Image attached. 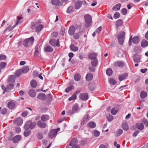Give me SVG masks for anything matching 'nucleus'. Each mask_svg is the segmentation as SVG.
I'll list each match as a JSON object with an SVG mask.
<instances>
[{
  "label": "nucleus",
  "mask_w": 148,
  "mask_h": 148,
  "mask_svg": "<svg viewBox=\"0 0 148 148\" xmlns=\"http://www.w3.org/2000/svg\"><path fill=\"white\" fill-rule=\"evenodd\" d=\"M36 126V123L32 122L31 121H27L25 124L24 128L27 130L30 129L32 130Z\"/></svg>",
  "instance_id": "f257e3e1"
},
{
  "label": "nucleus",
  "mask_w": 148,
  "mask_h": 148,
  "mask_svg": "<svg viewBox=\"0 0 148 148\" xmlns=\"http://www.w3.org/2000/svg\"><path fill=\"white\" fill-rule=\"evenodd\" d=\"M86 23L85 25L86 27L90 26L91 24L92 18L91 16L89 14H87L84 16Z\"/></svg>",
  "instance_id": "f03ea898"
},
{
  "label": "nucleus",
  "mask_w": 148,
  "mask_h": 148,
  "mask_svg": "<svg viewBox=\"0 0 148 148\" xmlns=\"http://www.w3.org/2000/svg\"><path fill=\"white\" fill-rule=\"evenodd\" d=\"M125 35V32L124 31H122L118 35V41L120 45H122L123 44L124 40V37Z\"/></svg>",
  "instance_id": "7ed1b4c3"
},
{
  "label": "nucleus",
  "mask_w": 148,
  "mask_h": 148,
  "mask_svg": "<svg viewBox=\"0 0 148 148\" xmlns=\"http://www.w3.org/2000/svg\"><path fill=\"white\" fill-rule=\"evenodd\" d=\"M34 38L32 37L28 39H26L23 42V45L25 47H28L31 45L34 41Z\"/></svg>",
  "instance_id": "20e7f679"
},
{
  "label": "nucleus",
  "mask_w": 148,
  "mask_h": 148,
  "mask_svg": "<svg viewBox=\"0 0 148 148\" xmlns=\"http://www.w3.org/2000/svg\"><path fill=\"white\" fill-rule=\"evenodd\" d=\"M49 42L51 45L53 46H60L58 39L57 40L54 39H51L50 40Z\"/></svg>",
  "instance_id": "39448f33"
},
{
  "label": "nucleus",
  "mask_w": 148,
  "mask_h": 148,
  "mask_svg": "<svg viewBox=\"0 0 148 148\" xmlns=\"http://www.w3.org/2000/svg\"><path fill=\"white\" fill-rule=\"evenodd\" d=\"M13 122L18 126H20L23 123V120L21 118L18 117L15 119L14 120Z\"/></svg>",
  "instance_id": "423d86ee"
},
{
  "label": "nucleus",
  "mask_w": 148,
  "mask_h": 148,
  "mask_svg": "<svg viewBox=\"0 0 148 148\" xmlns=\"http://www.w3.org/2000/svg\"><path fill=\"white\" fill-rule=\"evenodd\" d=\"M14 86V84H9V85L7 86L5 88V90L3 92V93H4L5 92H9L13 88Z\"/></svg>",
  "instance_id": "0eeeda50"
},
{
  "label": "nucleus",
  "mask_w": 148,
  "mask_h": 148,
  "mask_svg": "<svg viewBox=\"0 0 148 148\" xmlns=\"http://www.w3.org/2000/svg\"><path fill=\"white\" fill-rule=\"evenodd\" d=\"M57 131L56 129H53L50 131L49 134V137L50 138L53 137L57 134Z\"/></svg>",
  "instance_id": "6e6552de"
},
{
  "label": "nucleus",
  "mask_w": 148,
  "mask_h": 148,
  "mask_svg": "<svg viewBox=\"0 0 148 148\" xmlns=\"http://www.w3.org/2000/svg\"><path fill=\"white\" fill-rule=\"evenodd\" d=\"M80 99L83 100H86L88 99V95L87 93H82L79 95Z\"/></svg>",
  "instance_id": "1a4fd4ad"
},
{
  "label": "nucleus",
  "mask_w": 148,
  "mask_h": 148,
  "mask_svg": "<svg viewBox=\"0 0 148 148\" xmlns=\"http://www.w3.org/2000/svg\"><path fill=\"white\" fill-rule=\"evenodd\" d=\"M114 65L115 66H118L120 68H122L124 66V64L121 61H117L114 62Z\"/></svg>",
  "instance_id": "9d476101"
},
{
  "label": "nucleus",
  "mask_w": 148,
  "mask_h": 148,
  "mask_svg": "<svg viewBox=\"0 0 148 148\" xmlns=\"http://www.w3.org/2000/svg\"><path fill=\"white\" fill-rule=\"evenodd\" d=\"M140 56L136 54H135L133 56V60L135 63H138L140 61Z\"/></svg>",
  "instance_id": "9b49d317"
},
{
  "label": "nucleus",
  "mask_w": 148,
  "mask_h": 148,
  "mask_svg": "<svg viewBox=\"0 0 148 148\" xmlns=\"http://www.w3.org/2000/svg\"><path fill=\"white\" fill-rule=\"evenodd\" d=\"M131 41L134 44H136L138 43L140 41L139 37L137 36H135L132 38V36Z\"/></svg>",
  "instance_id": "f8f14e48"
},
{
  "label": "nucleus",
  "mask_w": 148,
  "mask_h": 148,
  "mask_svg": "<svg viewBox=\"0 0 148 148\" xmlns=\"http://www.w3.org/2000/svg\"><path fill=\"white\" fill-rule=\"evenodd\" d=\"M75 30V27L73 26H71L69 29L68 33L70 35H73Z\"/></svg>",
  "instance_id": "ddd939ff"
},
{
  "label": "nucleus",
  "mask_w": 148,
  "mask_h": 148,
  "mask_svg": "<svg viewBox=\"0 0 148 148\" xmlns=\"http://www.w3.org/2000/svg\"><path fill=\"white\" fill-rule=\"evenodd\" d=\"M37 125L38 127L42 128H45L47 125L46 123L45 122H42L41 121H38Z\"/></svg>",
  "instance_id": "4468645a"
},
{
  "label": "nucleus",
  "mask_w": 148,
  "mask_h": 148,
  "mask_svg": "<svg viewBox=\"0 0 148 148\" xmlns=\"http://www.w3.org/2000/svg\"><path fill=\"white\" fill-rule=\"evenodd\" d=\"M37 98L42 100H45L46 99L45 95L42 93H40L38 94L37 96Z\"/></svg>",
  "instance_id": "2eb2a0df"
},
{
  "label": "nucleus",
  "mask_w": 148,
  "mask_h": 148,
  "mask_svg": "<svg viewBox=\"0 0 148 148\" xmlns=\"http://www.w3.org/2000/svg\"><path fill=\"white\" fill-rule=\"evenodd\" d=\"M15 80V76L14 75H10V77H9L8 80V84H14V82Z\"/></svg>",
  "instance_id": "dca6fc26"
},
{
  "label": "nucleus",
  "mask_w": 148,
  "mask_h": 148,
  "mask_svg": "<svg viewBox=\"0 0 148 148\" xmlns=\"http://www.w3.org/2000/svg\"><path fill=\"white\" fill-rule=\"evenodd\" d=\"M21 139V136L19 135H17L14 137L12 141L13 143H16L18 142Z\"/></svg>",
  "instance_id": "f3484780"
},
{
  "label": "nucleus",
  "mask_w": 148,
  "mask_h": 148,
  "mask_svg": "<svg viewBox=\"0 0 148 148\" xmlns=\"http://www.w3.org/2000/svg\"><path fill=\"white\" fill-rule=\"evenodd\" d=\"M15 106V103L12 101L9 102L8 104V107L10 109H13Z\"/></svg>",
  "instance_id": "a211bd4d"
},
{
  "label": "nucleus",
  "mask_w": 148,
  "mask_h": 148,
  "mask_svg": "<svg viewBox=\"0 0 148 148\" xmlns=\"http://www.w3.org/2000/svg\"><path fill=\"white\" fill-rule=\"evenodd\" d=\"M128 76V74L127 73L122 74L119 76V79L120 81L123 80Z\"/></svg>",
  "instance_id": "6ab92c4d"
},
{
  "label": "nucleus",
  "mask_w": 148,
  "mask_h": 148,
  "mask_svg": "<svg viewBox=\"0 0 148 148\" xmlns=\"http://www.w3.org/2000/svg\"><path fill=\"white\" fill-rule=\"evenodd\" d=\"M77 143V140L76 138H73L72 139L69 145L70 146L72 147L76 145Z\"/></svg>",
  "instance_id": "aec40b11"
},
{
  "label": "nucleus",
  "mask_w": 148,
  "mask_h": 148,
  "mask_svg": "<svg viewBox=\"0 0 148 148\" xmlns=\"http://www.w3.org/2000/svg\"><path fill=\"white\" fill-rule=\"evenodd\" d=\"M96 85L95 83H90L88 85V89L91 91H93L95 88Z\"/></svg>",
  "instance_id": "412c9836"
},
{
  "label": "nucleus",
  "mask_w": 148,
  "mask_h": 148,
  "mask_svg": "<svg viewBox=\"0 0 148 148\" xmlns=\"http://www.w3.org/2000/svg\"><path fill=\"white\" fill-rule=\"evenodd\" d=\"M82 4V2L81 1H79L76 3L75 6V8L77 10L79 9L81 7Z\"/></svg>",
  "instance_id": "4be33fe9"
},
{
  "label": "nucleus",
  "mask_w": 148,
  "mask_h": 148,
  "mask_svg": "<svg viewBox=\"0 0 148 148\" xmlns=\"http://www.w3.org/2000/svg\"><path fill=\"white\" fill-rule=\"evenodd\" d=\"M29 95L32 97H34L36 95V92L33 89L30 90L28 92Z\"/></svg>",
  "instance_id": "5701e85b"
},
{
  "label": "nucleus",
  "mask_w": 148,
  "mask_h": 148,
  "mask_svg": "<svg viewBox=\"0 0 148 148\" xmlns=\"http://www.w3.org/2000/svg\"><path fill=\"white\" fill-rule=\"evenodd\" d=\"M40 50V47L38 46H36L35 47V50L34 52V55L36 56H38L39 51Z\"/></svg>",
  "instance_id": "b1692460"
},
{
  "label": "nucleus",
  "mask_w": 148,
  "mask_h": 148,
  "mask_svg": "<svg viewBox=\"0 0 148 148\" xmlns=\"http://www.w3.org/2000/svg\"><path fill=\"white\" fill-rule=\"evenodd\" d=\"M122 127L125 131H127L129 129L128 125L127 122L125 121L123 122L122 124Z\"/></svg>",
  "instance_id": "393cba45"
},
{
  "label": "nucleus",
  "mask_w": 148,
  "mask_h": 148,
  "mask_svg": "<svg viewBox=\"0 0 148 148\" xmlns=\"http://www.w3.org/2000/svg\"><path fill=\"white\" fill-rule=\"evenodd\" d=\"M22 19V16L21 15L18 16L17 17V19L16 20V22L15 25H14V27H15L17 25L20 24L21 23V21H20V20Z\"/></svg>",
  "instance_id": "a878e982"
},
{
  "label": "nucleus",
  "mask_w": 148,
  "mask_h": 148,
  "mask_svg": "<svg viewBox=\"0 0 148 148\" xmlns=\"http://www.w3.org/2000/svg\"><path fill=\"white\" fill-rule=\"evenodd\" d=\"M70 48L71 50L73 51H77L78 49V47L75 46L73 44L71 45Z\"/></svg>",
  "instance_id": "bb28decb"
},
{
  "label": "nucleus",
  "mask_w": 148,
  "mask_h": 148,
  "mask_svg": "<svg viewBox=\"0 0 148 148\" xmlns=\"http://www.w3.org/2000/svg\"><path fill=\"white\" fill-rule=\"evenodd\" d=\"M89 118L90 117L88 114L85 115L84 116V118L82 119L81 122V124H84L85 122L87 121V120L89 119Z\"/></svg>",
  "instance_id": "cd10ccee"
},
{
  "label": "nucleus",
  "mask_w": 148,
  "mask_h": 148,
  "mask_svg": "<svg viewBox=\"0 0 148 148\" xmlns=\"http://www.w3.org/2000/svg\"><path fill=\"white\" fill-rule=\"evenodd\" d=\"M92 74L90 73H88L86 77V80L88 81L91 80L92 79Z\"/></svg>",
  "instance_id": "c85d7f7f"
},
{
  "label": "nucleus",
  "mask_w": 148,
  "mask_h": 148,
  "mask_svg": "<svg viewBox=\"0 0 148 148\" xmlns=\"http://www.w3.org/2000/svg\"><path fill=\"white\" fill-rule=\"evenodd\" d=\"M121 5L120 3H118L112 8V10L115 11H116L120 9Z\"/></svg>",
  "instance_id": "c756f323"
},
{
  "label": "nucleus",
  "mask_w": 148,
  "mask_h": 148,
  "mask_svg": "<svg viewBox=\"0 0 148 148\" xmlns=\"http://www.w3.org/2000/svg\"><path fill=\"white\" fill-rule=\"evenodd\" d=\"M49 119V116L47 114H45L42 115L41 118V120L44 121L48 120Z\"/></svg>",
  "instance_id": "7c9ffc66"
},
{
  "label": "nucleus",
  "mask_w": 148,
  "mask_h": 148,
  "mask_svg": "<svg viewBox=\"0 0 148 148\" xmlns=\"http://www.w3.org/2000/svg\"><path fill=\"white\" fill-rule=\"evenodd\" d=\"M97 55V54L94 53H91L89 55L88 57L91 59V60H92L93 59H96V57Z\"/></svg>",
  "instance_id": "2f4dec72"
},
{
  "label": "nucleus",
  "mask_w": 148,
  "mask_h": 148,
  "mask_svg": "<svg viewBox=\"0 0 148 148\" xmlns=\"http://www.w3.org/2000/svg\"><path fill=\"white\" fill-rule=\"evenodd\" d=\"M122 21L121 19H119L116 22V27L118 28L122 26Z\"/></svg>",
  "instance_id": "473e14b6"
},
{
  "label": "nucleus",
  "mask_w": 148,
  "mask_h": 148,
  "mask_svg": "<svg viewBox=\"0 0 148 148\" xmlns=\"http://www.w3.org/2000/svg\"><path fill=\"white\" fill-rule=\"evenodd\" d=\"M91 63L92 66L93 67H95L97 65L98 61L97 58L91 60Z\"/></svg>",
  "instance_id": "72a5a7b5"
},
{
  "label": "nucleus",
  "mask_w": 148,
  "mask_h": 148,
  "mask_svg": "<svg viewBox=\"0 0 148 148\" xmlns=\"http://www.w3.org/2000/svg\"><path fill=\"white\" fill-rule=\"evenodd\" d=\"M44 51L48 52H51L53 51V48L50 46L46 47L44 49Z\"/></svg>",
  "instance_id": "f704fd0d"
},
{
  "label": "nucleus",
  "mask_w": 148,
  "mask_h": 148,
  "mask_svg": "<svg viewBox=\"0 0 148 148\" xmlns=\"http://www.w3.org/2000/svg\"><path fill=\"white\" fill-rule=\"evenodd\" d=\"M141 46L143 47H145L148 45V41L145 40H143L141 42Z\"/></svg>",
  "instance_id": "c9c22d12"
},
{
  "label": "nucleus",
  "mask_w": 148,
  "mask_h": 148,
  "mask_svg": "<svg viewBox=\"0 0 148 148\" xmlns=\"http://www.w3.org/2000/svg\"><path fill=\"white\" fill-rule=\"evenodd\" d=\"M37 82L35 80H32L30 82L31 86L33 88H35L37 86Z\"/></svg>",
  "instance_id": "e433bc0d"
},
{
  "label": "nucleus",
  "mask_w": 148,
  "mask_h": 148,
  "mask_svg": "<svg viewBox=\"0 0 148 148\" xmlns=\"http://www.w3.org/2000/svg\"><path fill=\"white\" fill-rule=\"evenodd\" d=\"M147 96V93L144 91H142L140 93V96L141 98L143 99Z\"/></svg>",
  "instance_id": "4c0bfd02"
},
{
  "label": "nucleus",
  "mask_w": 148,
  "mask_h": 148,
  "mask_svg": "<svg viewBox=\"0 0 148 148\" xmlns=\"http://www.w3.org/2000/svg\"><path fill=\"white\" fill-rule=\"evenodd\" d=\"M136 126L138 129L140 130H143L144 127V125L143 124L141 123H139L136 124Z\"/></svg>",
  "instance_id": "58836bf2"
},
{
  "label": "nucleus",
  "mask_w": 148,
  "mask_h": 148,
  "mask_svg": "<svg viewBox=\"0 0 148 148\" xmlns=\"http://www.w3.org/2000/svg\"><path fill=\"white\" fill-rule=\"evenodd\" d=\"M118 111V109L117 108H114L112 109L111 112L112 114L114 115L116 114Z\"/></svg>",
  "instance_id": "ea45409f"
},
{
  "label": "nucleus",
  "mask_w": 148,
  "mask_h": 148,
  "mask_svg": "<svg viewBox=\"0 0 148 148\" xmlns=\"http://www.w3.org/2000/svg\"><path fill=\"white\" fill-rule=\"evenodd\" d=\"M43 26L42 25H39L36 28V32H39L43 28Z\"/></svg>",
  "instance_id": "a19ab883"
},
{
  "label": "nucleus",
  "mask_w": 148,
  "mask_h": 148,
  "mask_svg": "<svg viewBox=\"0 0 148 148\" xmlns=\"http://www.w3.org/2000/svg\"><path fill=\"white\" fill-rule=\"evenodd\" d=\"M29 70V68L28 66H24L23 69H21V71L22 73H27Z\"/></svg>",
  "instance_id": "79ce46f5"
},
{
  "label": "nucleus",
  "mask_w": 148,
  "mask_h": 148,
  "mask_svg": "<svg viewBox=\"0 0 148 148\" xmlns=\"http://www.w3.org/2000/svg\"><path fill=\"white\" fill-rule=\"evenodd\" d=\"M88 125L89 127L92 128H94L96 126L95 123L93 122H91L89 123L88 124Z\"/></svg>",
  "instance_id": "37998d69"
},
{
  "label": "nucleus",
  "mask_w": 148,
  "mask_h": 148,
  "mask_svg": "<svg viewBox=\"0 0 148 148\" xmlns=\"http://www.w3.org/2000/svg\"><path fill=\"white\" fill-rule=\"evenodd\" d=\"M21 69H19L17 70L15 73V75L17 77L20 76L22 73Z\"/></svg>",
  "instance_id": "c03bdc74"
},
{
  "label": "nucleus",
  "mask_w": 148,
  "mask_h": 148,
  "mask_svg": "<svg viewBox=\"0 0 148 148\" xmlns=\"http://www.w3.org/2000/svg\"><path fill=\"white\" fill-rule=\"evenodd\" d=\"M60 3V0H52L51 3L55 5H58Z\"/></svg>",
  "instance_id": "a18cd8bd"
},
{
  "label": "nucleus",
  "mask_w": 148,
  "mask_h": 148,
  "mask_svg": "<svg viewBox=\"0 0 148 148\" xmlns=\"http://www.w3.org/2000/svg\"><path fill=\"white\" fill-rule=\"evenodd\" d=\"M81 76L78 74L75 75L74 76V79L76 81H79L80 79Z\"/></svg>",
  "instance_id": "49530a36"
},
{
  "label": "nucleus",
  "mask_w": 148,
  "mask_h": 148,
  "mask_svg": "<svg viewBox=\"0 0 148 148\" xmlns=\"http://www.w3.org/2000/svg\"><path fill=\"white\" fill-rule=\"evenodd\" d=\"M14 27V26H13L12 27H11L10 26H9L8 27H7L4 30V33H5V32L6 31H11L12 30L13 28L14 27Z\"/></svg>",
  "instance_id": "de8ad7c7"
},
{
  "label": "nucleus",
  "mask_w": 148,
  "mask_h": 148,
  "mask_svg": "<svg viewBox=\"0 0 148 148\" xmlns=\"http://www.w3.org/2000/svg\"><path fill=\"white\" fill-rule=\"evenodd\" d=\"M112 70L110 69H108L106 71V73L108 75H111L112 74Z\"/></svg>",
  "instance_id": "09e8293b"
},
{
  "label": "nucleus",
  "mask_w": 148,
  "mask_h": 148,
  "mask_svg": "<svg viewBox=\"0 0 148 148\" xmlns=\"http://www.w3.org/2000/svg\"><path fill=\"white\" fill-rule=\"evenodd\" d=\"M78 105L77 104L74 105L72 107V110L75 112H77V110L78 108Z\"/></svg>",
  "instance_id": "8fccbe9b"
},
{
  "label": "nucleus",
  "mask_w": 148,
  "mask_h": 148,
  "mask_svg": "<svg viewBox=\"0 0 148 148\" xmlns=\"http://www.w3.org/2000/svg\"><path fill=\"white\" fill-rule=\"evenodd\" d=\"M106 118L109 121H112L113 119V116L110 114H109L108 116H107Z\"/></svg>",
  "instance_id": "3c124183"
},
{
  "label": "nucleus",
  "mask_w": 148,
  "mask_h": 148,
  "mask_svg": "<svg viewBox=\"0 0 148 148\" xmlns=\"http://www.w3.org/2000/svg\"><path fill=\"white\" fill-rule=\"evenodd\" d=\"M73 88L74 87L73 86H69L66 88L65 91L66 92H68Z\"/></svg>",
  "instance_id": "603ef678"
},
{
  "label": "nucleus",
  "mask_w": 148,
  "mask_h": 148,
  "mask_svg": "<svg viewBox=\"0 0 148 148\" xmlns=\"http://www.w3.org/2000/svg\"><path fill=\"white\" fill-rule=\"evenodd\" d=\"M72 12H73V7L71 6H70L68 8L66 12L68 13H70Z\"/></svg>",
  "instance_id": "864d4df0"
},
{
  "label": "nucleus",
  "mask_w": 148,
  "mask_h": 148,
  "mask_svg": "<svg viewBox=\"0 0 148 148\" xmlns=\"http://www.w3.org/2000/svg\"><path fill=\"white\" fill-rule=\"evenodd\" d=\"M30 131L26 129V130L25 131L24 134L25 136H27L30 135Z\"/></svg>",
  "instance_id": "5fc2aeb1"
},
{
  "label": "nucleus",
  "mask_w": 148,
  "mask_h": 148,
  "mask_svg": "<svg viewBox=\"0 0 148 148\" xmlns=\"http://www.w3.org/2000/svg\"><path fill=\"white\" fill-rule=\"evenodd\" d=\"M6 65V63L4 62H2L0 63V68L2 69L4 68Z\"/></svg>",
  "instance_id": "6e6d98bb"
},
{
  "label": "nucleus",
  "mask_w": 148,
  "mask_h": 148,
  "mask_svg": "<svg viewBox=\"0 0 148 148\" xmlns=\"http://www.w3.org/2000/svg\"><path fill=\"white\" fill-rule=\"evenodd\" d=\"M76 99V95L75 94H73L71 97L69 98V101H72L73 100H75Z\"/></svg>",
  "instance_id": "4d7b16f0"
},
{
  "label": "nucleus",
  "mask_w": 148,
  "mask_h": 148,
  "mask_svg": "<svg viewBox=\"0 0 148 148\" xmlns=\"http://www.w3.org/2000/svg\"><path fill=\"white\" fill-rule=\"evenodd\" d=\"M110 83L112 85H115L116 83V82L113 79H111L109 80Z\"/></svg>",
  "instance_id": "13d9d810"
},
{
  "label": "nucleus",
  "mask_w": 148,
  "mask_h": 148,
  "mask_svg": "<svg viewBox=\"0 0 148 148\" xmlns=\"http://www.w3.org/2000/svg\"><path fill=\"white\" fill-rule=\"evenodd\" d=\"M123 132V130L121 129H119L118 130L116 136H120Z\"/></svg>",
  "instance_id": "bf43d9fd"
},
{
  "label": "nucleus",
  "mask_w": 148,
  "mask_h": 148,
  "mask_svg": "<svg viewBox=\"0 0 148 148\" xmlns=\"http://www.w3.org/2000/svg\"><path fill=\"white\" fill-rule=\"evenodd\" d=\"M121 12L123 15H126L127 13V9L125 8H123L121 10Z\"/></svg>",
  "instance_id": "052dcab7"
},
{
  "label": "nucleus",
  "mask_w": 148,
  "mask_h": 148,
  "mask_svg": "<svg viewBox=\"0 0 148 148\" xmlns=\"http://www.w3.org/2000/svg\"><path fill=\"white\" fill-rule=\"evenodd\" d=\"M120 16V14L118 12H116L114 14V17L115 19H117L119 18Z\"/></svg>",
  "instance_id": "680f3d73"
},
{
  "label": "nucleus",
  "mask_w": 148,
  "mask_h": 148,
  "mask_svg": "<svg viewBox=\"0 0 148 148\" xmlns=\"http://www.w3.org/2000/svg\"><path fill=\"white\" fill-rule=\"evenodd\" d=\"M100 134V132L98 131H94L93 133L94 135L96 137H98Z\"/></svg>",
  "instance_id": "e2e57ef3"
},
{
  "label": "nucleus",
  "mask_w": 148,
  "mask_h": 148,
  "mask_svg": "<svg viewBox=\"0 0 148 148\" xmlns=\"http://www.w3.org/2000/svg\"><path fill=\"white\" fill-rule=\"evenodd\" d=\"M47 100L48 101H51L52 99V97L51 95V94H49L47 95Z\"/></svg>",
  "instance_id": "0e129e2a"
},
{
  "label": "nucleus",
  "mask_w": 148,
  "mask_h": 148,
  "mask_svg": "<svg viewBox=\"0 0 148 148\" xmlns=\"http://www.w3.org/2000/svg\"><path fill=\"white\" fill-rule=\"evenodd\" d=\"M6 58L5 55L3 54H0V60H5Z\"/></svg>",
  "instance_id": "69168bd1"
},
{
  "label": "nucleus",
  "mask_w": 148,
  "mask_h": 148,
  "mask_svg": "<svg viewBox=\"0 0 148 148\" xmlns=\"http://www.w3.org/2000/svg\"><path fill=\"white\" fill-rule=\"evenodd\" d=\"M37 136L39 139L41 140L43 138L42 134L41 133H39L37 134Z\"/></svg>",
  "instance_id": "338daca9"
},
{
  "label": "nucleus",
  "mask_w": 148,
  "mask_h": 148,
  "mask_svg": "<svg viewBox=\"0 0 148 148\" xmlns=\"http://www.w3.org/2000/svg\"><path fill=\"white\" fill-rule=\"evenodd\" d=\"M38 74V72L36 71H34L33 72V75L34 77H36Z\"/></svg>",
  "instance_id": "774afa93"
}]
</instances>
